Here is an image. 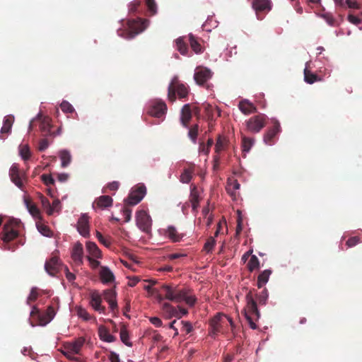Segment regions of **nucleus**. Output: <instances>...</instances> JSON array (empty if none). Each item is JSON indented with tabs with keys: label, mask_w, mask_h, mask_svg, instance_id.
Wrapping results in <instances>:
<instances>
[{
	"label": "nucleus",
	"mask_w": 362,
	"mask_h": 362,
	"mask_svg": "<svg viewBox=\"0 0 362 362\" xmlns=\"http://www.w3.org/2000/svg\"><path fill=\"white\" fill-rule=\"evenodd\" d=\"M41 179L47 186L54 185V180L51 175L43 174L41 176Z\"/></svg>",
	"instance_id": "nucleus-60"
},
{
	"label": "nucleus",
	"mask_w": 362,
	"mask_h": 362,
	"mask_svg": "<svg viewBox=\"0 0 362 362\" xmlns=\"http://www.w3.org/2000/svg\"><path fill=\"white\" fill-rule=\"evenodd\" d=\"M60 107L64 112L71 113L74 111V107L67 101H63L60 105Z\"/></svg>",
	"instance_id": "nucleus-54"
},
{
	"label": "nucleus",
	"mask_w": 362,
	"mask_h": 362,
	"mask_svg": "<svg viewBox=\"0 0 362 362\" xmlns=\"http://www.w3.org/2000/svg\"><path fill=\"white\" fill-rule=\"evenodd\" d=\"M83 245L78 242L75 243L71 252V258L76 264L81 265L83 264Z\"/></svg>",
	"instance_id": "nucleus-20"
},
{
	"label": "nucleus",
	"mask_w": 362,
	"mask_h": 362,
	"mask_svg": "<svg viewBox=\"0 0 362 362\" xmlns=\"http://www.w3.org/2000/svg\"><path fill=\"white\" fill-rule=\"evenodd\" d=\"M52 126L50 124V119L45 117L40 121V129L44 136L53 135L54 133L52 131Z\"/></svg>",
	"instance_id": "nucleus-30"
},
{
	"label": "nucleus",
	"mask_w": 362,
	"mask_h": 362,
	"mask_svg": "<svg viewBox=\"0 0 362 362\" xmlns=\"http://www.w3.org/2000/svg\"><path fill=\"white\" fill-rule=\"evenodd\" d=\"M253 144H254L253 139L244 136L243 138V142H242V147H243V153H245L249 152L251 147L252 146ZM244 156H245V154H244Z\"/></svg>",
	"instance_id": "nucleus-42"
},
{
	"label": "nucleus",
	"mask_w": 362,
	"mask_h": 362,
	"mask_svg": "<svg viewBox=\"0 0 362 362\" xmlns=\"http://www.w3.org/2000/svg\"><path fill=\"white\" fill-rule=\"evenodd\" d=\"M49 141L47 139H42L39 141L38 150L40 151H44L49 146Z\"/></svg>",
	"instance_id": "nucleus-62"
},
{
	"label": "nucleus",
	"mask_w": 362,
	"mask_h": 362,
	"mask_svg": "<svg viewBox=\"0 0 362 362\" xmlns=\"http://www.w3.org/2000/svg\"><path fill=\"white\" fill-rule=\"evenodd\" d=\"M58 307L59 299L57 298H53L52 300V304L48 306L44 314H41L39 309L33 306L30 312V317L33 318L37 317L38 324L41 326H45L56 315V308Z\"/></svg>",
	"instance_id": "nucleus-6"
},
{
	"label": "nucleus",
	"mask_w": 362,
	"mask_h": 362,
	"mask_svg": "<svg viewBox=\"0 0 362 362\" xmlns=\"http://www.w3.org/2000/svg\"><path fill=\"white\" fill-rule=\"evenodd\" d=\"M360 242V239L357 236H354L349 238L346 241V245L349 247L356 245Z\"/></svg>",
	"instance_id": "nucleus-61"
},
{
	"label": "nucleus",
	"mask_w": 362,
	"mask_h": 362,
	"mask_svg": "<svg viewBox=\"0 0 362 362\" xmlns=\"http://www.w3.org/2000/svg\"><path fill=\"white\" fill-rule=\"evenodd\" d=\"M194 170V168L193 165L185 168L180 175V181L183 183H189L192 178Z\"/></svg>",
	"instance_id": "nucleus-36"
},
{
	"label": "nucleus",
	"mask_w": 362,
	"mask_h": 362,
	"mask_svg": "<svg viewBox=\"0 0 362 362\" xmlns=\"http://www.w3.org/2000/svg\"><path fill=\"white\" fill-rule=\"evenodd\" d=\"M267 119V116L262 113L250 117L245 121L247 131L253 134L259 133L266 126Z\"/></svg>",
	"instance_id": "nucleus-8"
},
{
	"label": "nucleus",
	"mask_w": 362,
	"mask_h": 362,
	"mask_svg": "<svg viewBox=\"0 0 362 362\" xmlns=\"http://www.w3.org/2000/svg\"><path fill=\"white\" fill-rule=\"evenodd\" d=\"M96 237L98 241L104 245L105 247H108L111 245V240L110 237L105 238L104 237L101 233L99 231H96Z\"/></svg>",
	"instance_id": "nucleus-51"
},
{
	"label": "nucleus",
	"mask_w": 362,
	"mask_h": 362,
	"mask_svg": "<svg viewBox=\"0 0 362 362\" xmlns=\"http://www.w3.org/2000/svg\"><path fill=\"white\" fill-rule=\"evenodd\" d=\"M59 259L57 256L52 257L45 264L46 272L51 276H54L59 272Z\"/></svg>",
	"instance_id": "nucleus-17"
},
{
	"label": "nucleus",
	"mask_w": 362,
	"mask_h": 362,
	"mask_svg": "<svg viewBox=\"0 0 362 362\" xmlns=\"http://www.w3.org/2000/svg\"><path fill=\"white\" fill-rule=\"evenodd\" d=\"M188 41L189 42L192 49L196 54H201L203 52L204 49H203L202 46L201 45L200 42H199L197 37H196L192 33L188 35Z\"/></svg>",
	"instance_id": "nucleus-29"
},
{
	"label": "nucleus",
	"mask_w": 362,
	"mask_h": 362,
	"mask_svg": "<svg viewBox=\"0 0 362 362\" xmlns=\"http://www.w3.org/2000/svg\"><path fill=\"white\" fill-rule=\"evenodd\" d=\"M38 297V289L35 287L33 288L30 291V295L27 298V303L30 304L37 300Z\"/></svg>",
	"instance_id": "nucleus-52"
},
{
	"label": "nucleus",
	"mask_w": 362,
	"mask_h": 362,
	"mask_svg": "<svg viewBox=\"0 0 362 362\" xmlns=\"http://www.w3.org/2000/svg\"><path fill=\"white\" fill-rule=\"evenodd\" d=\"M259 267V261L257 256L252 255L248 264H247V269L250 272H252L256 269H258Z\"/></svg>",
	"instance_id": "nucleus-45"
},
{
	"label": "nucleus",
	"mask_w": 362,
	"mask_h": 362,
	"mask_svg": "<svg viewBox=\"0 0 362 362\" xmlns=\"http://www.w3.org/2000/svg\"><path fill=\"white\" fill-rule=\"evenodd\" d=\"M144 1L146 3L150 15H155L157 13V5L155 0H143V2Z\"/></svg>",
	"instance_id": "nucleus-47"
},
{
	"label": "nucleus",
	"mask_w": 362,
	"mask_h": 362,
	"mask_svg": "<svg viewBox=\"0 0 362 362\" xmlns=\"http://www.w3.org/2000/svg\"><path fill=\"white\" fill-rule=\"evenodd\" d=\"M76 311H77V315L79 317L83 319L86 321L90 320V316L86 309H84L81 307H78L77 308Z\"/></svg>",
	"instance_id": "nucleus-53"
},
{
	"label": "nucleus",
	"mask_w": 362,
	"mask_h": 362,
	"mask_svg": "<svg viewBox=\"0 0 362 362\" xmlns=\"http://www.w3.org/2000/svg\"><path fill=\"white\" fill-rule=\"evenodd\" d=\"M136 221L137 226L144 232L148 233L151 227V218L144 210L136 212Z\"/></svg>",
	"instance_id": "nucleus-11"
},
{
	"label": "nucleus",
	"mask_w": 362,
	"mask_h": 362,
	"mask_svg": "<svg viewBox=\"0 0 362 362\" xmlns=\"http://www.w3.org/2000/svg\"><path fill=\"white\" fill-rule=\"evenodd\" d=\"M321 16L329 25L334 26L335 25L336 20L330 13H324Z\"/></svg>",
	"instance_id": "nucleus-55"
},
{
	"label": "nucleus",
	"mask_w": 362,
	"mask_h": 362,
	"mask_svg": "<svg viewBox=\"0 0 362 362\" xmlns=\"http://www.w3.org/2000/svg\"><path fill=\"white\" fill-rule=\"evenodd\" d=\"M143 3V0H134L129 6V10L131 13H136L138 11V8Z\"/></svg>",
	"instance_id": "nucleus-56"
},
{
	"label": "nucleus",
	"mask_w": 362,
	"mask_h": 362,
	"mask_svg": "<svg viewBox=\"0 0 362 362\" xmlns=\"http://www.w3.org/2000/svg\"><path fill=\"white\" fill-rule=\"evenodd\" d=\"M271 274L272 270L266 269L259 274L257 277L258 288H262L269 281Z\"/></svg>",
	"instance_id": "nucleus-38"
},
{
	"label": "nucleus",
	"mask_w": 362,
	"mask_h": 362,
	"mask_svg": "<svg viewBox=\"0 0 362 362\" xmlns=\"http://www.w3.org/2000/svg\"><path fill=\"white\" fill-rule=\"evenodd\" d=\"M304 80L307 83L313 84L317 81H321L322 78L317 74L313 73L307 68L304 69Z\"/></svg>",
	"instance_id": "nucleus-35"
},
{
	"label": "nucleus",
	"mask_w": 362,
	"mask_h": 362,
	"mask_svg": "<svg viewBox=\"0 0 362 362\" xmlns=\"http://www.w3.org/2000/svg\"><path fill=\"white\" fill-rule=\"evenodd\" d=\"M37 228L39 232L43 235L47 237L52 236V233L47 226L41 223H37Z\"/></svg>",
	"instance_id": "nucleus-49"
},
{
	"label": "nucleus",
	"mask_w": 362,
	"mask_h": 362,
	"mask_svg": "<svg viewBox=\"0 0 362 362\" xmlns=\"http://www.w3.org/2000/svg\"><path fill=\"white\" fill-rule=\"evenodd\" d=\"M199 133V125L194 124L189 129L188 136L192 143H197V139Z\"/></svg>",
	"instance_id": "nucleus-44"
},
{
	"label": "nucleus",
	"mask_w": 362,
	"mask_h": 362,
	"mask_svg": "<svg viewBox=\"0 0 362 362\" xmlns=\"http://www.w3.org/2000/svg\"><path fill=\"white\" fill-rule=\"evenodd\" d=\"M148 24L149 21L147 19L139 18L137 20L129 21L127 22V30H118L117 33L124 38L132 39L143 32L148 27Z\"/></svg>",
	"instance_id": "nucleus-5"
},
{
	"label": "nucleus",
	"mask_w": 362,
	"mask_h": 362,
	"mask_svg": "<svg viewBox=\"0 0 362 362\" xmlns=\"http://www.w3.org/2000/svg\"><path fill=\"white\" fill-rule=\"evenodd\" d=\"M99 275L103 284H110L115 281V275L107 267H100Z\"/></svg>",
	"instance_id": "nucleus-22"
},
{
	"label": "nucleus",
	"mask_w": 362,
	"mask_h": 362,
	"mask_svg": "<svg viewBox=\"0 0 362 362\" xmlns=\"http://www.w3.org/2000/svg\"><path fill=\"white\" fill-rule=\"evenodd\" d=\"M101 303L102 297L98 291L92 292L90 293V304L95 310L100 313H104L105 311V308L101 305Z\"/></svg>",
	"instance_id": "nucleus-19"
},
{
	"label": "nucleus",
	"mask_w": 362,
	"mask_h": 362,
	"mask_svg": "<svg viewBox=\"0 0 362 362\" xmlns=\"http://www.w3.org/2000/svg\"><path fill=\"white\" fill-rule=\"evenodd\" d=\"M160 293L158 296L160 301L163 299L175 303H181L185 301L190 307L194 305L197 302L196 297L190 293V291L187 288H179L177 286L163 284L160 290Z\"/></svg>",
	"instance_id": "nucleus-1"
},
{
	"label": "nucleus",
	"mask_w": 362,
	"mask_h": 362,
	"mask_svg": "<svg viewBox=\"0 0 362 362\" xmlns=\"http://www.w3.org/2000/svg\"><path fill=\"white\" fill-rule=\"evenodd\" d=\"M350 8H356L358 9L360 8L359 5L356 2V0H346L345 1V6Z\"/></svg>",
	"instance_id": "nucleus-63"
},
{
	"label": "nucleus",
	"mask_w": 362,
	"mask_h": 362,
	"mask_svg": "<svg viewBox=\"0 0 362 362\" xmlns=\"http://www.w3.org/2000/svg\"><path fill=\"white\" fill-rule=\"evenodd\" d=\"M20 226L21 221L15 218L9 219L4 225L1 234L6 250L14 251L18 247L17 245L12 244L11 242L18 236V228Z\"/></svg>",
	"instance_id": "nucleus-3"
},
{
	"label": "nucleus",
	"mask_w": 362,
	"mask_h": 362,
	"mask_svg": "<svg viewBox=\"0 0 362 362\" xmlns=\"http://www.w3.org/2000/svg\"><path fill=\"white\" fill-rule=\"evenodd\" d=\"M216 241L214 237H209L204 245V250L207 252L210 253L212 252L214 246L216 245Z\"/></svg>",
	"instance_id": "nucleus-48"
},
{
	"label": "nucleus",
	"mask_w": 362,
	"mask_h": 362,
	"mask_svg": "<svg viewBox=\"0 0 362 362\" xmlns=\"http://www.w3.org/2000/svg\"><path fill=\"white\" fill-rule=\"evenodd\" d=\"M271 122L273 124L272 127L269 128L264 134V142L269 146L274 145L276 141L277 134L281 132V126L279 122L272 118Z\"/></svg>",
	"instance_id": "nucleus-10"
},
{
	"label": "nucleus",
	"mask_w": 362,
	"mask_h": 362,
	"mask_svg": "<svg viewBox=\"0 0 362 362\" xmlns=\"http://www.w3.org/2000/svg\"><path fill=\"white\" fill-rule=\"evenodd\" d=\"M84 342L85 339L83 337H79L73 343H70L68 345H66L65 348L68 351V352L72 354H78Z\"/></svg>",
	"instance_id": "nucleus-28"
},
{
	"label": "nucleus",
	"mask_w": 362,
	"mask_h": 362,
	"mask_svg": "<svg viewBox=\"0 0 362 362\" xmlns=\"http://www.w3.org/2000/svg\"><path fill=\"white\" fill-rule=\"evenodd\" d=\"M165 235L174 243L181 241L185 236L183 233H179L177 228L173 226L168 227L165 230Z\"/></svg>",
	"instance_id": "nucleus-26"
},
{
	"label": "nucleus",
	"mask_w": 362,
	"mask_h": 362,
	"mask_svg": "<svg viewBox=\"0 0 362 362\" xmlns=\"http://www.w3.org/2000/svg\"><path fill=\"white\" fill-rule=\"evenodd\" d=\"M98 336L102 341L105 342L110 343L116 340V337L111 334L108 329L103 325L98 327Z\"/></svg>",
	"instance_id": "nucleus-27"
},
{
	"label": "nucleus",
	"mask_w": 362,
	"mask_h": 362,
	"mask_svg": "<svg viewBox=\"0 0 362 362\" xmlns=\"http://www.w3.org/2000/svg\"><path fill=\"white\" fill-rule=\"evenodd\" d=\"M86 250L90 256L94 258H101L102 252L97 245L93 242H87Z\"/></svg>",
	"instance_id": "nucleus-31"
},
{
	"label": "nucleus",
	"mask_w": 362,
	"mask_h": 362,
	"mask_svg": "<svg viewBox=\"0 0 362 362\" xmlns=\"http://www.w3.org/2000/svg\"><path fill=\"white\" fill-rule=\"evenodd\" d=\"M113 199L108 195H102L94 201L93 203V208L96 210L97 209H105L112 206Z\"/></svg>",
	"instance_id": "nucleus-16"
},
{
	"label": "nucleus",
	"mask_w": 362,
	"mask_h": 362,
	"mask_svg": "<svg viewBox=\"0 0 362 362\" xmlns=\"http://www.w3.org/2000/svg\"><path fill=\"white\" fill-rule=\"evenodd\" d=\"M212 76L210 69L204 67H198L194 73V78L199 86L204 85Z\"/></svg>",
	"instance_id": "nucleus-13"
},
{
	"label": "nucleus",
	"mask_w": 362,
	"mask_h": 362,
	"mask_svg": "<svg viewBox=\"0 0 362 362\" xmlns=\"http://www.w3.org/2000/svg\"><path fill=\"white\" fill-rule=\"evenodd\" d=\"M192 117V107L190 104H185L181 110L180 122L185 128L189 127V122Z\"/></svg>",
	"instance_id": "nucleus-21"
},
{
	"label": "nucleus",
	"mask_w": 362,
	"mask_h": 362,
	"mask_svg": "<svg viewBox=\"0 0 362 362\" xmlns=\"http://www.w3.org/2000/svg\"><path fill=\"white\" fill-rule=\"evenodd\" d=\"M14 122V116L12 115H8L4 117V122H3V126L0 131V138L2 139H4V134H8L11 133V128L13 126V124Z\"/></svg>",
	"instance_id": "nucleus-23"
},
{
	"label": "nucleus",
	"mask_w": 362,
	"mask_h": 362,
	"mask_svg": "<svg viewBox=\"0 0 362 362\" xmlns=\"http://www.w3.org/2000/svg\"><path fill=\"white\" fill-rule=\"evenodd\" d=\"M162 310L168 318H172L173 317H177V316H179L177 308L173 306L169 303H164Z\"/></svg>",
	"instance_id": "nucleus-34"
},
{
	"label": "nucleus",
	"mask_w": 362,
	"mask_h": 362,
	"mask_svg": "<svg viewBox=\"0 0 362 362\" xmlns=\"http://www.w3.org/2000/svg\"><path fill=\"white\" fill-rule=\"evenodd\" d=\"M61 209V202L59 199H54L52 202V204H50L49 209L47 211V213L49 215H52L54 211H59Z\"/></svg>",
	"instance_id": "nucleus-50"
},
{
	"label": "nucleus",
	"mask_w": 362,
	"mask_h": 362,
	"mask_svg": "<svg viewBox=\"0 0 362 362\" xmlns=\"http://www.w3.org/2000/svg\"><path fill=\"white\" fill-rule=\"evenodd\" d=\"M240 185L235 179H229L228 180L226 190L227 193L230 196L233 200H236L239 196V192Z\"/></svg>",
	"instance_id": "nucleus-18"
},
{
	"label": "nucleus",
	"mask_w": 362,
	"mask_h": 362,
	"mask_svg": "<svg viewBox=\"0 0 362 362\" xmlns=\"http://www.w3.org/2000/svg\"><path fill=\"white\" fill-rule=\"evenodd\" d=\"M89 219L90 217L88 214H83L81 216L77 223L78 233L86 238L90 235Z\"/></svg>",
	"instance_id": "nucleus-15"
},
{
	"label": "nucleus",
	"mask_w": 362,
	"mask_h": 362,
	"mask_svg": "<svg viewBox=\"0 0 362 362\" xmlns=\"http://www.w3.org/2000/svg\"><path fill=\"white\" fill-rule=\"evenodd\" d=\"M166 111V104L160 100H156L152 103V105L149 107L148 112L151 116L160 117L165 115Z\"/></svg>",
	"instance_id": "nucleus-14"
},
{
	"label": "nucleus",
	"mask_w": 362,
	"mask_h": 362,
	"mask_svg": "<svg viewBox=\"0 0 362 362\" xmlns=\"http://www.w3.org/2000/svg\"><path fill=\"white\" fill-rule=\"evenodd\" d=\"M120 339L121 341L127 346H132V344L129 341V334L125 327L120 329Z\"/></svg>",
	"instance_id": "nucleus-46"
},
{
	"label": "nucleus",
	"mask_w": 362,
	"mask_h": 362,
	"mask_svg": "<svg viewBox=\"0 0 362 362\" xmlns=\"http://www.w3.org/2000/svg\"><path fill=\"white\" fill-rule=\"evenodd\" d=\"M9 177L12 182L18 188L23 189L25 177L24 174L20 170L19 165L17 163H13L11 165L9 170Z\"/></svg>",
	"instance_id": "nucleus-12"
},
{
	"label": "nucleus",
	"mask_w": 362,
	"mask_h": 362,
	"mask_svg": "<svg viewBox=\"0 0 362 362\" xmlns=\"http://www.w3.org/2000/svg\"><path fill=\"white\" fill-rule=\"evenodd\" d=\"M19 153L22 159L28 160L30 157V151L28 145L21 144L19 146Z\"/></svg>",
	"instance_id": "nucleus-43"
},
{
	"label": "nucleus",
	"mask_w": 362,
	"mask_h": 362,
	"mask_svg": "<svg viewBox=\"0 0 362 362\" xmlns=\"http://www.w3.org/2000/svg\"><path fill=\"white\" fill-rule=\"evenodd\" d=\"M105 300L109 303L110 308L112 312L117 309L116 301V292L112 289H107L103 293Z\"/></svg>",
	"instance_id": "nucleus-24"
},
{
	"label": "nucleus",
	"mask_w": 362,
	"mask_h": 362,
	"mask_svg": "<svg viewBox=\"0 0 362 362\" xmlns=\"http://www.w3.org/2000/svg\"><path fill=\"white\" fill-rule=\"evenodd\" d=\"M182 328L181 330L186 334H189L193 330L192 325L188 321H181Z\"/></svg>",
	"instance_id": "nucleus-57"
},
{
	"label": "nucleus",
	"mask_w": 362,
	"mask_h": 362,
	"mask_svg": "<svg viewBox=\"0 0 362 362\" xmlns=\"http://www.w3.org/2000/svg\"><path fill=\"white\" fill-rule=\"evenodd\" d=\"M189 201L192 204L193 210H195L198 207L199 203V192L195 186L191 189Z\"/></svg>",
	"instance_id": "nucleus-37"
},
{
	"label": "nucleus",
	"mask_w": 362,
	"mask_h": 362,
	"mask_svg": "<svg viewBox=\"0 0 362 362\" xmlns=\"http://www.w3.org/2000/svg\"><path fill=\"white\" fill-rule=\"evenodd\" d=\"M146 193V188L144 185H136L125 199V204L128 206H134L139 204L143 199Z\"/></svg>",
	"instance_id": "nucleus-9"
},
{
	"label": "nucleus",
	"mask_w": 362,
	"mask_h": 362,
	"mask_svg": "<svg viewBox=\"0 0 362 362\" xmlns=\"http://www.w3.org/2000/svg\"><path fill=\"white\" fill-rule=\"evenodd\" d=\"M228 145V139L222 135H218L216 143L215 145V151L216 153H220L226 149Z\"/></svg>",
	"instance_id": "nucleus-32"
},
{
	"label": "nucleus",
	"mask_w": 362,
	"mask_h": 362,
	"mask_svg": "<svg viewBox=\"0 0 362 362\" xmlns=\"http://www.w3.org/2000/svg\"><path fill=\"white\" fill-rule=\"evenodd\" d=\"M238 107L244 115H250L257 112L256 106L247 99L242 100L239 102Z\"/></svg>",
	"instance_id": "nucleus-25"
},
{
	"label": "nucleus",
	"mask_w": 362,
	"mask_h": 362,
	"mask_svg": "<svg viewBox=\"0 0 362 362\" xmlns=\"http://www.w3.org/2000/svg\"><path fill=\"white\" fill-rule=\"evenodd\" d=\"M25 203L30 214L35 218L40 216V210L29 199H25Z\"/></svg>",
	"instance_id": "nucleus-40"
},
{
	"label": "nucleus",
	"mask_w": 362,
	"mask_h": 362,
	"mask_svg": "<svg viewBox=\"0 0 362 362\" xmlns=\"http://www.w3.org/2000/svg\"><path fill=\"white\" fill-rule=\"evenodd\" d=\"M122 214L124 218V222H129L132 217V209L126 205L122 209Z\"/></svg>",
	"instance_id": "nucleus-59"
},
{
	"label": "nucleus",
	"mask_w": 362,
	"mask_h": 362,
	"mask_svg": "<svg viewBox=\"0 0 362 362\" xmlns=\"http://www.w3.org/2000/svg\"><path fill=\"white\" fill-rule=\"evenodd\" d=\"M209 335L215 338L218 334H224L228 332V327H230L232 332H234L235 325L232 319L228 315L218 313L209 321Z\"/></svg>",
	"instance_id": "nucleus-2"
},
{
	"label": "nucleus",
	"mask_w": 362,
	"mask_h": 362,
	"mask_svg": "<svg viewBox=\"0 0 362 362\" xmlns=\"http://www.w3.org/2000/svg\"><path fill=\"white\" fill-rule=\"evenodd\" d=\"M59 157L62 160V167L66 168L71 161V156L67 150H62L59 152Z\"/></svg>",
	"instance_id": "nucleus-41"
},
{
	"label": "nucleus",
	"mask_w": 362,
	"mask_h": 362,
	"mask_svg": "<svg viewBox=\"0 0 362 362\" xmlns=\"http://www.w3.org/2000/svg\"><path fill=\"white\" fill-rule=\"evenodd\" d=\"M348 20L350 23L354 24V25H359L361 22V20L357 17V16H355L354 15H351V14H349L348 16Z\"/></svg>",
	"instance_id": "nucleus-64"
},
{
	"label": "nucleus",
	"mask_w": 362,
	"mask_h": 362,
	"mask_svg": "<svg viewBox=\"0 0 362 362\" xmlns=\"http://www.w3.org/2000/svg\"><path fill=\"white\" fill-rule=\"evenodd\" d=\"M268 291L267 289L264 288L257 297L259 303L262 305L265 304L268 298Z\"/></svg>",
	"instance_id": "nucleus-58"
},
{
	"label": "nucleus",
	"mask_w": 362,
	"mask_h": 362,
	"mask_svg": "<svg viewBox=\"0 0 362 362\" xmlns=\"http://www.w3.org/2000/svg\"><path fill=\"white\" fill-rule=\"evenodd\" d=\"M177 49L182 55L187 54L188 52V47L185 42V37H180L175 40Z\"/></svg>",
	"instance_id": "nucleus-39"
},
{
	"label": "nucleus",
	"mask_w": 362,
	"mask_h": 362,
	"mask_svg": "<svg viewBox=\"0 0 362 362\" xmlns=\"http://www.w3.org/2000/svg\"><path fill=\"white\" fill-rule=\"evenodd\" d=\"M188 86L179 81L177 76L173 77L168 88V98L173 103L176 100V94L180 99L187 98L189 95Z\"/></svg>",
	"instance_id": "nucleus-7"
},
{
	"label": "nucleus",
	"mask_w": 362,
	"mask_h": 362,
	"mask_svg": "<svg viewBox=\"0 0 362 362\" xmlns=\"http://www.w3.org/2000/svg\"><path fill=\"white\" fill-rule=\"evenodd\" d=\"M245 298L247 305L243 310L244 315L250 327L252 329H255L257 328L255 321L259 320L260 314L257 309V303L254 299L252 291H250L246 294Z\"/></svg>",
	"instance_id": "nucleus-4"
},
{
	"label": "nucleus",
	"mask_w": 362,
	"mask_h": 362,
	"mask_svg": "<svg viewBox=\"0 0 362 362\" xmlns=\"http://www.w3.org/2000/svg\"><path fill=\"white\" fill-rule=\"evenodd\" d=\"M252 8L257 12L270 10V2L269 0H253Z\"/></svg>",
	"instance_id": "nucleus-33"
}]
</instances>
